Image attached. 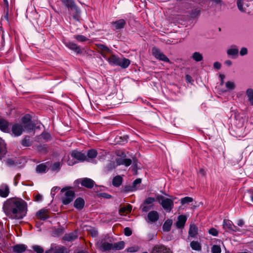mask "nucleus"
Instances as JSON below:
<instances>
[{
	"instance_id": "nucleus-64",
	"label": "nucleus",
	"mask_w": 253,
	"mask_h": 253,
	"mask_svg": "<svg viewBox=\"0 0 253 253\" xmlns=\"http://www.w3.org/2000/svg\"><path fill=\"white\" fill-rule=\"evenodd\" d=\"M237 225L238 226L242 227L244 224V220L243 219H240L238 220V222H237Z\"/></svg>"
},
{
	"instance_id": "nucleus-62",
	"label": "nucleus",
	"mask_w": 253,
	"mask_h": 253,
	"mask_svg": "<svg viewBox=\"0 0 253 253\" xmlns=\"http://www.w3.org/2000/svg\"><path fill=\"white\" fill-rule=\"evenodd\" d=\"M213 67L216 69H220L221 68V64L218 62H215L213 64Z\"/></svg>"
},
{
	"instance_id": "nucleus-16",
	"label": "nucleus",
	"mask_w": 253,
	"mask_h": 253,
	"mask_svg": "<svg viewBox=\"0 0 253 253\" xmlns=\"http://www.w3.org/2000/svg\"><path fill=\"white\" fill-rule=\"evenodd\" d=\"M22 124L25 128H27L29 127L30 129H32L33 128V126L32 127L31 126V117L29 114H26L21 119Z\"/></svg>"
},
{
	"instance_id": "nucleus-31",
	"label": "nucleus",
	"mask_w": 253,
	"mask_h": 253,
	"mask_svg": "<svg viewBox=\"0 0 253 253\" xmlns=\"http://www.w3.org/2000/svg\"><path fill=\"white\" fill-rule=\"evenodd\" d=\"M131 211V206L127 205L126 207H122L119 210V213L121 215L129 213Z\"/></svg>"
},
{
	"instance_id": "nucleus-42",
	"label": "nucleus",
	"mask_w": 253,
	"mask_h": 253,
	"mask_svg": "<svg viewBox=\"0 0 253 253\" xmlns=\"http://www.w3.org/2000/svg\"><path fill=\"white\" fill-rule=\"evenodd\" d=\"M74 38L80 42H84L88 40V39L85 36L81 35H77L74 36Z\"/></svg>"
},
{
	"instance_id": "nucleus-15",
	"label": "nucleus",
	"mask_w": 253,
	"mask_h": 253,
	"mask_svg": "<svg viewBox=\"0 0 253 253\" xmlns=\"http://www.w3.org/2000/svg\"><path fill=\"white\" fill-rule=\"evenodd\" d=\"M49 167V164L42 163L37 166L36 171L38 173H43L47 171Z\"/></svg>"
},
{
	"instance_id": "nucleus-58",
	"label": "nucleus",
	"mask_w": 253,
	"mask_h": 253,
	"mask_svg": "<svg viewBox=\"0 0 253 253\" xmlns=\"http://www.w3.org/2000/svg\"><path fill=\"white\" fill-rule=\"evenodd\" d=\"M67 163L68 165L72 166L74 164L78 163V162L76 161V159H68Z\"/></svg>"
},
{
	"instance_id": "nucleus-25",
	"label": "nucleus",
	"mask_w": 253,
	"mask_h": 253,
	"mask_svg": "<svg viewBox=\"0 0 253 253\" xmlns=\"http://www.w3.org/2000/svg\"><path fill=\"white\" fill-rule=\"evenodd\" d=\"M233 223L232 221L228 219H224L223 221V228L225 229H228L231 230L233 229Z\"/></svg>"
},
{
	"instance_id": "nucleus-11",
	"label": "nucleus",
	"mask_w": 253,
	"mask_h": 253,
	"mask_svg": "<svg viewBox=\"0 0 253 253\" xmlns=\"http://www.w3.org/2000/svg\"><path fill=\"white\" fill-rule=\"evenodd\" d=\"M9 122L3 118H0V130L5 133H9Z\"/></svg>"
},
{
	"instance_id": "nucleus-6",
	"label": "nucleus",
	"mask_w": 253,
	"mask_h": 253,
	"mask_svg": "<svg viewBox=\"0 0 253 253\" xmlns=\"http://www.w3.org/2000/svg\"><path fill=\"white\" fill-rule=\"evenodd\" d=\"M131 163V159H117L116 162L109 161L106 165L105 169L107 171H110L115 169L117 166L124 165L126 167H128Z\"/></svg>"
},
{
	"instance_id": "nucleus-37",
	"label": "nucleus",
	"mask_w": 253,
	"mask_h": 253,
	"mask_svg": "<svg viewBox=\"0 0 253 253\" xmlns=\"http://www.w3.org/2000/svg\"><path fill=\"white\" fill-rule=\"evenodd\" d=\"M77 232L66 234L64 236V239L68 241H71L75 240L77 237Z\"/></svg>"
},
{
	"instance_id": "nucleus-57",
	"label": "nucleus",
	"mask_w": 253,
	"mask_h": 253,
	"mask_svg": "<svg viewBox=\"0 0 253 253\" xmlns=\"http://www.w3.org/2000/svg\"><path fill=\"white\" fill-rule=\"evenodd\" d=\"M248 53L247 48L246 47H242L240 50V54L242 56L246 55Z\"/></svg>"
},
{
	"instance_id": "nucleus-22",
	"label": "nucleus",
	"mask_w": 253,
	"mask_h": 253,
	"mask_svg": "<svg viewBox=\"0 0 253 253\" xmlns=\"http://www.w3.org/2000/svg\"><path fill=\"white\" fill-rule=\"evenodd\" d=\"M9 194V188L7 185L3 184L0 187V196L2 197H6Z\"/></svg>"
},
{
	"instance_id": "nucleus-27",
	"label": "nucleus",
	"mask_w": 253,
	"mask_h": 253,
	"mask_svg": "<svg viewBox=\"0 0 253 253\" xmlns=\"http://www.w3.org/2000/svg\"><path fill=\"white\" fill-rule=\"evenodd\" d=\"M7 153L6 144L0 139V157H3Z\"/></svg>"
},
{
	"instance_id": "nucleus-26",
	"label": "nucleus",
	"mask_w": 253,
	"mask_h": 253,
	"mask_svg": "<svg viewBox=\"0 0 253 253\" xmlns=\"http://www.w3.org/2000/svg\"><path fill=\"white\" fill-rule=\"evenodd\" d=\"M123 181V178L120 175H117L114 177L112 181V184L115 187L120 186Z\"/></svg>"
},
{
	"instance_id": "nucleus-55",
	"label": "nucleus",
	"mask_w": 253,
	"mask_h": 253,
	"mask_svg": "<svg viewBox=\"0 0 253 253\" xmlns=\"http://www.w3.org/2000/svg\"><path fill=\"white\" fill-rule=\"evenodd\" d=\"M98 155H99V157H103L105 156L107 154V152L103 149H99L98 151Z\"/></svg>"
},
{
	"instance_id": "nucleus-63",
	"label": "nucleus",
	"mask_w": 253,
	"mask_h": 253,
	"mask_svg": "<svg viewBox=\"0 0 253 253\" xmlns=\"http://www.w3.org/2000/svg\"><path fill=\"white\" fill-rule=\"evenodd\" d=\"M186 81L188 83H191L192 81V77L189 75H186L185 76Z\"/></svg>"
},
{
	"instance_id": "nucleus-2",
	"label": "nucleus",
	"mask_w": 253,
	"mask_h": 253,
	"mask_svg": "<svg viewBox=\"0 0 253 253\" xmlns=\"http://www.w3.org/2000/svg\"><path fill=\"white\" fill-rule=\"evenodd\" d=\"M61 200L64 205H67L72 202L75 198V193L70 187L63 188L60 191Z\"/></svg>"
},
{
	"instance_id": "nucleus-46",
	"label": "nucleus",
	"mask_w": 253,
	"mask_h": 253,
	"mask_svg": "<svg viewBox=\"0 0 253 253\" xmlns=\"http://www.w3.org/2000/svg\"><path fill=\"white\" fill-rule=\"evenodd\" d=\"M156 198H152V197H148L146 198L144 202L145 204H147L149 205H153V203L155 202Z\"/></svg>"
},
{
	"instance_id": "nucleus-18",
	"label": "nucleus",
	"mask_w": 253,
	"mask_h": 253,
	"mask_svg": "<svg viewBox=\"0 0 253 253\" xmlns=\"http://www.w3.org/2000/svg\"><path fill=\"white\" fill-rule=\"evenodd\" d=\"M13 251L16 253H22L26 252L30 253L29 250H27V246L23 244H18L13 247Z\"/></svg>"
},
{
	"instance_id": "nucleus-38",
	"label": "nucleus",
	"mask_w": 253,
	"mask_h": 253,
	"mask_svg": "<svg viewBox=\"0 0 253 253\" xmlns=\"http://www.w3.org/2000/svg\"><path fill=\"white\" fill-rule=\"evenodd\" d=\"M115 154L117 156L120 158H125L126 157V151L125 150L118 149L115 151Z\"/></svg>"
},
{
	"instance_id": "nucleus-17",
	"label": "nucleus",
	"mask_w": 253,
	"mask_h": 253,
	"mask_svg": "<svg viewBox=\"0 0 253 253\" xmlns=\"http://www.w3.org/2000/svg\"><path fill=\"white\" fill-rule=\"evenodd\" d=\"M45 253H67V251L63 247L56 246L51 247L50 249L47 251Z\"/></svg>"
},
{
	"instance_id": "nucleus-61",
	"label": "nucleus",
	"mask_w": 253,
	"mask_h": 253,
	"mask_svg": "<svg viewBox=\"0 0 253 253\" xmlns=\"http://www.w3.org/2000/svg\"><path fill=\"white\" fill-rule=\"evenodd\" d=\"M42 196L40 194H37L35 196V201L37 202H40L42 201Z\"/></svg>"
},
{
	"instance_id": "nucleus-3",
	"label": "nucleus",
	"mask_w": 253,
	"mask_h": 253,
	"mask_svg": "<svg viewBox=\"0 0 253 253\" xmlns=\"http://www.w3.org/2000/svg\"><path fill=\"white\" fill-rule=\"evenodd\" d=\"M110 64L112 65H117L122 68H127L130 64V61L127 58H120L117 56L112 54L107 59Z\"/></svg>"
},
{
	"instance_id": "nucleus-21",
	"label": "nucleus",
	"mask_w": 253,
	"mask_h": 253,
	"mask_svg": "<svg viewBox=\"0 0 253 253\" xmlns=\"http://www.w3.org/2000/svg\"><path fill=\"white\" fill-rule=\"evenodd\" d=\"M98 49L101 51V54L104 56V54H107L111 52V50L106 45L102 44H96Z\"/></svg>"
},
{
	"instance_id": "nucleus-12",
	"label": "nucleus",
	"mask_w": 253,
	"mask_h": 253,
	"mask_svg": "<svg viewBox=\"0 0 253 253\" xmlns=\"http://www.w3.org/2000/svg\"><path fill=\"white\" fill-rule=\"evenodd\" d=\"M159 218L158 212L155 211H150L147 215V221L149 223L156 222Z\"/></svg>"
},
{
	"instance_id": "nucleus-51",
	"label": "nucleus",
	"mask_w": 253,
	"mask_h": 253,
	"mask_svg": "<svg viewBox=\"0 0 253 253\" xmlns=\"http://www.w3.org/2000/svg\"><path fill=\"white\" fill-rule=\"evenodd\" d=\"M226 87L229 89H233L235 86L234 83L228 81L226 83Z\"/></svg>"
},
{
	"instance_id": "nucleus-35",
	"label": "nucleus",
	"mask_w": 253,
	"mask_h": 253,
	"mask_svg": "<svg viewBox=\"0 0 253 253\" xmlns=\"http://www.w3.org/2000/svg\"><path fill=\"white\" fill-rule=\"evenodd\" d=\"M98 151L96 149H91L87 151L88 158H95L98 155Z\"/></svg>"
},
{
	"instance_id": "nucleus-56",
	"label": "nucleus",
	"mask_w": 253,
	"mask_h": 253,
	"mask_svg": "<svg viewBox=\"0 0 253 253\" xmlns=\"http://www.w3.org/2000/svg\"><path fill=\"white\" fill-rule=\"evenodd\" d=\"M124 233L126 236H129L131 235L132 232L130 229L128 227H126L124 229Z\"/></svg>"
},
{
	"instance_id": "nucleus-5",
	"label": "nucleus",
	"mask_w": 253,
	"mask_h": 253,
	"mask_svg": "<svg viewBox=\"0 0 253 253\" xmlns=\"http://www.w3.org/2000/svg\"><path fill=\"white\" fill-rule=\"evenodd\" d=\"M156 200L160 203L163 209L167 211H170L173 207V201L171 199L165 198L161 195H157Z\"/></svg>"
},
{
	"instance_id": "nucleus-60",
	"label": "nucleus",
	"mask_w": 253,
	"mask_h": 253,
	"mask_svg": "<svg viewBox=\"0 0 253 253\" xmlns=\"http://www.w3.org/2000/svg\"><path fill=\"white\" fill-rule=\"evenodd\" d=\"M138 248L137 247H131L129 248H128L127 249V252L132 253L137 251Z\"/></svg>"
},
{
	"instance_id": "nucleus-19",
	"label": "nucleus",
	"mask_w": 253,
	"mask_h": 253,
	"mask_svg": "<svg viewBox=\"0 0 253 253\" xmlns=\"http://www.w3.org/2000/svg\"><path fill=\"white\" fill-rule=\"evenodd\" d=\"M187 217L185 215H181L178 217L177 221L176 223V226L178 228H180L184 226L186 221Z\"/></svg>"
},
{
	"instance_id": "nucleus-47",
	"label": "nucleus",
	"mask_w": 253,
	"mask_h": 253,
	"mask_svg": "<svg viewBox=\"0 0 253 253\" xmlns=\"http://www.w3.org/2000/svg\"><path fill=\"white\" fill-rule=\"evenodd\" d=\"M33 249L37 253H43V249L42 248L38 245H35L33 246Z\"/></svg>"
},
{
	"instance_id": "nucleus-4",
	"label": "nucleus",
	"mask_w": 253,
	"mask_h": 253,
	"mask_svg": "<svg viewBox=\"0 0 253 253\" xmlns=\"http://www.w3.org/2000/svg\"><path fill=\"white\" fill-rule=\"evenodd\" d=\"M62 4L69 10L70 15L74 19L78 20L79 18V10L76 4L75 0H61Z\"/></svg>"
},
{
	"instance_id": "nucleus-39",
	"label": "nucleus",
	"mask_w": 253,
	"mask_h": 253,
	"mask_svg": "<svg viewBox=\"0 0 253 253\" xmlns=\"http://www.w3.org/2000/svg\"><path fill=\"white\" fill-rule=\"evenodd\" d=\"M192 58L195 61L197 62L201 61L203 59L202 55L198 52H195L193 53Z\"/></svg>"
},
{
	"instance_id": "nucleus-49",
	"label": "nucleus",
	"mask_w": 253,
	"mask_h": 253,
	"mask_svg": "<svg viewBox=\"0 0 253 253\" xmlns=\"http://www.w3.org/2000/svg\"><path fill=\"white\" fill-rule=\"evenodd\" d=\"M211 252L212 253H220V247L217 245H213L211 248Z\"/></svg>"
},
{
	"instance_id": "nucleus-43",
	"label": "nucleus",
	"mask_w": 253,
	"mask_h": 253,
	"mask_svg": "<svg viewBox=\"0 0 253 253\" xmlns=\"http://www.w3.org/2000/svg\"><path fill=\"white\" fill-rule=\"evenodd\" d=\"M40 137L43 139L45 141H48L51 139L50 134L47 132H43L40 135Z\"/></svg>"
},
{
	"instance_id": "nucleus-13",
	"label": "nucleus",
	"mask_w": 253,
	"mask_h": 253,
	"mask_svg": "<svg viewBox=\"0 0 253 253\" xmlns=\"http://www.w3.org/2000/svg\"><path fill=\"white\" fill-rule=\"evenodd\" d=\"M98 248L102 252L113 250V244L102 240L98 245Z\"/></svg>"
},
{
	"instance_id": "nucleus-44",
	"label": "nucleus",
	"mask_w": 253,
	"mask_h": 253,
	"mask_svg": "<svg viewBox=\"0 0 253 253\" xmlns=\"http://www.w3.org/2000/svg\"><path fill=\"white\" fill-rule=\"evenodd\" d=\"M193 199L192 198L190 197H185L181 199L180 202L182 205H184L186 204H188L193 202Z\"/></svg>"
},
{
	"instance_id": "nucleus-59",
	"label": "nucleus",
	"mask_w": 253,
	"mask_h": 253,
	"mask_svg": "<svg viewBox=\"0 0 253 253\" xmlns=\"http://www.w3.org/2000/svg\"><path fill=\"white\" fill-rule=\"evenodd\" d=\"M59 190H60V187H53L51 190V194L52 196H54L56 191H59Z\"/></svg>"
},
{
	"instance_id": "nucleus-10",
	"label": "nucleus",
	"mask_w": 253,
	"mask_h": 253,
	"mask_svg": "<svg viewBox=\"0 0 253 253\" xmlns=\"http://www.w3.org/2000/svg\"><path fill=\"white\" fill-rule=\"evenodd\" d=\"M77 181L81 183L83 186L87 188H92L94 184V182L93 180L86 177L79 179Z\"/></svg>"
},
{
	"instance_id": "nucleus-9",
	"label": "nucleus",
	"mask_w": 253,
	"mask_h": 253,
	"mask_svg": "<svg viewBox=\"0 0 253 253\" xmlns=\"http://www.w3.org/2000/svg\"><path fill=\"white\" fill-rule=\"evenodd\" d=\"M126 24V21L124 19H120L115 21H112L111 23L112 29L114 31L124 28Z\"/></svg>"
},
{
	"instance_id": "nucleus-41",
	"label": "nucleus",
	"mask_w": 253,
	"mask_h": 253,
	"mask_svg": "<svg viewBox=\"0 0 253 253\" xmlns=\"http://www.w3.org/2000/svg\"><path fill=\"white\" fill-rule=\"evenodd\" d=\"M238 49L237 48H230L227 50V53L229 56H237L238 54Z\"/></svg>"
},
{
	"instance_id": "nucleus-40",
	"label": "nucleus",
	"mask_w": 253,
	"mask_h": 253,
	"mask_svg": "<svg viewBox=\"0 0 253 253\" xmlns=\"http://www.w3.org/2000/svg\"><path fill=\"white\" fill-rule=\"evenodd\" d=\"M190 246L192 249L196 251H200L201 249L200 243L196 241H192L190 244Z\"/></svg>"
},
{
	"instance_id": "nucleus-30",
	"label": "nucleus",
	"mask_w": 253,
	"mask_h": 253,
	"mask_svg": "<svg viewBox=\"0 0 253 253\" xmlns=\"http://www.w3.org/2000/svg\"><path fill=\"white\" fill-rule=\"evenodd\" d=\"M198 227L194 224H191L189 230V234L191 237H195L198 233Z\"/></svg>"
},
{
	"instance_id": "nucleus-29",
	"label": "nucleus",
	"mask_w": 253,
	"mask_h": 253,
	"mask_svg": "<svg viewBox=\"0 0 253 253\" xmlns=\"http://www.w3.org/2000/svg\"><path fill=\"white\" fill-rule=\"evenodd\" d=\"M21 144L24 147H29L32 145V141L29 136H25L21 141Z\"/></svg>"
},
{
	"instance_id": "nucleus-50",
	"label": "nucleus",
	"mask_w": 253,
	"mask_h": 253,
	"mask_svg": "<svg viewBox=\"0 0 253 253\" xmlns=\"http://www.w3.org/2000/svg\"><path fill=\"white\" fill-rule=\"evenodd\" d=\"M61 164L59 162L55 163L51 167V169L53 171L58 170L60 168Z\"/></svg>"
},
{
	"instance_id": "nucleus-53",
	"label": "nucleus",
	"mask_w": 253,
	"mask_h": 253,
	"mask_svg": "<svg viewBox=\"0 0 253 253\" xmlns=\"http://www.w3.org/2000/svg\"><path fill=\"white\" fill-rule=\"evenodd\" d=\"M209 233L214 236H217L218 233L217 230L213 228L210 229L209 231Z\"/></svg>"
},
{
	"instance_id": "nucleus-34",
	"label": "nucleus",
	"mask_w": 253,
	"mask_h": 253,
	"mask_svg": "<svg viewBox=\"0 0 253 253\" xmlns=\"http://www.w3.org/2000/svg\"><path fill=\"white\" fill-rule=\"evenodd\" d=\"M172 223V220L168 219L166 220L163 226V230L167 232L169 231L171 228Z\"/></svg>"
},
{
	"instance_id": "nucleus-24",
	"label": "nucleus",
	"mask_w": 253,
	"mask_h": 253,
	"mask_svg": "<svg viewBox=\"0 0 253 253\" xmlns=\"http://www.w3.org/2000/svg\"><path fill=\"white\" fill-rule=\"evenodd\" d=\"M71 155L73 158H86L84 153L76 150L72 151Z\"/></svg>"
},
{
	"instance_id": "nucleus-33",
	"label": "nucleus",
	"mask_w": 253,
	"mask_h": 253,
	"mask_svg": "<svg viewBox=\"0 0 253 253\" xmlns=\"http://www.w3.org/2000/svg\"><path fill=\"white\" fill-rule=\"evenodd\" d=\"M246 95L248 97L249 101L251 105H253V89L249 88L246 91Z\"/></svg>"
},
{
	"instance_id": "nucleus-14",
	"label": "nucleus",
	"mask_w": 253,
	"mask_h": 253,
	"mask_svg": "<svg viewBox=\"0 0 253 253\" xmlns=\"http://www.w3.org/2000/svg\"><path fill=\"white\" fill-rule=\"evenodd\" d=\"M65 45L77 54H82L83 52L80 46L74 42H68L65 43Z\"/></svg>"
},
{
	"instance_id": "nucleus-7",
	"label": "nucleus",
	"mask_w": 253,
	"mask_h": 253,
	"mask_svg": "<svg viewBox=\"0 0 253 253\" xmlns=\"http://www.w3.org/2000/svg\"><path fill=\"white\" fill-rule=\"evenodd\" d=\"M152 55L157 59L169 63V58L163 52H161L159 49L156 47H153L152 49Z\"/></svg>"
},
{
	"instance_id": "nucleus-54",
	"label": "nucleus",
	"mask_w": 253,
	"mask_h": 253,
	"mask_svg": "<svg viewBox=\"0 0 253 253\" xmlns=\"http://www.w3.org/2000/svg\"><path fill=\"white\" fill-rule=\"evenodd\" d=\"M5 164L8 166H13L16 165L14 162V159H7L5 161Z\"/></svg>"
},
{
	"instance_id": "nucleus-28",
	"label": "nucleus",
	"mask_w": 253,
	"mask_h": 253,
	"mask_svg": "<svg viewBox=\"0 0 253 253\" xmlns=\"http://www.w3.org/2000/svg\"><path fill=\"white\" fill-rule=\"evenodd\" d=\"M84 202L83 199L78 198L74 202V207L78 210H81L84 207Z\"/></svg>"
},
{
	"instance_id": "nucleus-36",
	"label": "nucleus",
	"mask_w": 253,
	"mask_h": 253,
	"mask_svg": "<svg viewBox=\"0 0 253 253\" xmlns=\"http://www.w3.org/2000/svg\"><path fill=\"white\" fill-rule=\"evenodd\" d=\"M125 243L124 242H119L113 244V250H120L124 248Z\"/></svg>"
},
{
	"instance_id": "nucleus-45",
	"label": "nucleus",
	"mask_w": 253,
	"mask_h": 253,
	"mask_svg": "<svg viewBox=\"0 0 253 253\" xmlns=\"http://www.w3.org/2000/svg\"><path fill=\"white\" fill-rule=\"evenodd\" d=\"M141 208L142 209V211L147 212L150 209L153 208V205L148 206V205L145 204V203L143 202L142 205L141 206Z\"/></svg>"
},
{
	"instance_id": "nucleus-32",
	"label": "nucleus",
	"mask_w": 253,
	"mask_h": 253,
	"mask_svg": "<svg viewBox=\"0 0 253 253\" xmlns=\"http://www.w3.org/2000/svg\"><path fill=\"white\" fill-rule=\"evenodd\" d=\"M36 149L40 153L46 154L48 152V147L46 145H40L36 147Z\"/></svg>"
},
{
	"instance_id": "nucleus-48",
	"label": "nucleus",
	"mask_w": 253,
	"mask_h": 253,
	"mask_svg": "<svg viewBox=\"0 0 253 253\" xmlns=\"http://www.w3.org/2000/svg\"><path fill=\"white\" fill-rule=\"evenodd\" d=\"M244 4V2L243 0H237V4L239 9L242 12H245V10L243 8V5Z\"/></svg>"
},
{
	"instance_id": "nucleus-20",
	"label": "nucleus",
	"mask_w": 253,
	"mask_h": 253,
	"mask_svg": "<svg viewBox=\"0 0 253 253\" xmlns=\"http://www.w3.org/2000/svg\"><path fill=\"white\" fill-rule=\"evenodd\" d=\"M152 253H169V250L164 246H156L154 248Z\"/></svg>"
},
{
	"instance_id": "nucleus-1",
	"label": "nucleus",
	"mask_w": 253,
	"mask_h": 253,
	"mask_svg": "<svg viewBox=\"0 0 253 253\" xmlns=\"http://www.w3.org/2000/svg\"><path fill=\"white\" fill-rule=\"evenodd\" d=\"M3 210L5 214L11 219H22L26 214L27 205L21 199L10 198L4 203Z\"/></svg>"
},
{
	"instance_id": "nucleus-23",
	"label": "nucleus",
	"mask_w": 253,
	"mask_h": 253,
	"mask_svg": "<svg viewBox=\"0 0 253 253\" xmlns=\"http://www.w3.org/2000/svg\"><path fill=\"white\" fill-rule=\"evenodd\" d=\"M38 218L44 220L48 217V211L46 210H41L37 213Z\"/></svg>"
},
{
	"instance_id": "nucleus-8",
	"label": "nucleus",
	"mask_w": 253,
	"mask_h": 253,
	"mask_svg": "<svg viewBox=\"0 0 253 253\" xmlns=\"http://www.w3.org/2000/svg\"><path fill=\"white\" fill-rule=\"evenodd\" d=\"M25 127L20 123H14L11 126L12 134L15 137L20 136L24 131Z\"/></svg>"
},
{
	"instance_id": "nucleus-52",
	"label": "nucleus",
	"mask_w": 253,
	"mask_h": 253,
	"mask_svg": "<svg viewBox=\"0 0 253 253\" xmlns=\"http://www.w3.org/2000/svg\"><path fill=\"white\" fill-rule=\"evenodd\" d=\"M141 180L140 178H137L136 180H135L134 181V182H133L132 189L131 190L132 191L136 190V188H135V186L137 184H139L141 183Z\"/></svg>"
}]
</instances>
